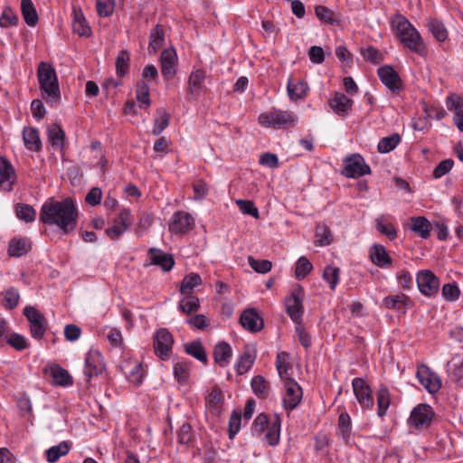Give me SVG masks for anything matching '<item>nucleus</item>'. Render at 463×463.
Instances as JSON below:
<instances>
[{"label":"nucleus","instance_id":"obj_1","mask_svg":"<svg viewBox=\"0 0 463 463\" xmlns=\"http://www.w3.org/2000/svg\"><path fill=\"white\" fill-rule=\"evenodd\" d=\"M39 220L44 224L56 225L67 234L77 226L78 210L71 198L49 201L42 206Z\"/></svg>","mask_w":463,"mask_h":463},{"label":"nucleus","instance_id":"obj_2","mask_svg":"<svg viewBox=\"0 0 463 463\" xmlns=\"http://www.w3.org/2000/svg\"><path fill=\"white\" fill-rule=\"evenodd\" d=\"M391 24L396 36L407 48L417 54H425V46L420 33L405 16L396 14L391 20Z\"/></svg>","mask_w":463,"mask_h":463},{"label":"nucleus","instance_id":"obj_3","mask_svg":"<svg viewBox=\"0 0 463 463\" xmlns=\"http://www.w3.org/2000/svg\"><path fill=\"white\" fill-rule=\"evenodd\" d=\"M37 77L43 99L51 105L57 104L61 99V92L54 68L48 62H40Z\"/></svg>","mask_w":463,"mask_h":463},{"label":"nucleus","instance_id":"obj_4","mask_svg":"<svg viewBox=\"0 0 463 463\" xmlns=\"http://www.w3.org/2000/svg\"><path fill=\"white\" fill-rule=\"evenodd\" d=\"M298 118L289 111L273 110L260 114L259 122L264 127L285 128L295 126Z\"/></svg>","mask_w":463,"mask_h":463},{"label":"nucleus","instance_id":"obj_5","mask_svg":"<svg viewBox=\"0 0 463 463\" xmlns=\"http://www.w3.org/2000/svg\"><path fill=\"white\" fill-rule=\"evenodd\" d=\"M24 315L30 322V332L33 338L41 339L47 329V321L44 316L33 307H26Z\"/></svg>","mask_w":463,"mask_h":463},{"label":"nucleus","instance_id":"obj_6","mask_svg":"<svg viewBox=\"0 0 463 463\" xmlns=\"http://www.w3.org/2000/svg\"><path fill=\"white\" fill-rule=\"evenodd\" d=\"M174 337L165 328H161L154 335V349L156 354L163 361L170 357Z\"/></svg>","mask_w":463,"mask_h":463},{"label":"nucleus","instance_id":"obj_7","mask_svg":"<svg viewBox=\"0 0 463 463\" xmlns=\"http://www.w3.org/2000/svg\"><path fill=\"white\" fill-rule=\"evenodd\" d=\"M371 173V168L358 154L352 155L345 159V167L342 174L348 178H356Z\"/></svg>","mask_w":463,"mask_h":463},{"label":"nucleus","instance_id":"obj_8","mask_svg":"<svg viewBox=\"0 0 463 463\" xmlns=\"http://www.w3.org/2000/svg\"><path fill=\"white\" fill-rule=\"evenodd\" d=\"M435 412L430 405L419 404L412 410L409 422L416 429H427L431 424Z\"/></svg>","mask_w":463,"mask_h":463},{"label":"nucleus","instance_id":"obj_9","mask_svg":"<svg viewBox=\"0 0 463 463\" xmlns=\"http://www.w3.org/2000/svg\"><path fill=\"white\" fill-rule=\"evenodd\" d=\"M283 380L286 390L285 395L283 397V405L286 410L292 411L296 409L300 403L303 392L298 383L293 379L286 378Z\"/></svg>","mask_w":463,"mask_h":463},{"label":"nucleus","instance_id":"obj_10","mask_svg":"<svg viewBox=\"0 0 463 463\" xmlns=\"http://www.w3.org/2000/svg\"><path fill=\"white\" fill-rule=\"evenodd\" d=\"M416 282L419 290L427 297L435 296L439 288V279L430 270H421L418 273Z\"/></svg>","mask_w":463,"mask_h":463},{"label":"nucleus","instance_id":"obj_11","mask_svg":"<svg viewBox=\"0 0 463 463\" xmlns=\"http://www.w3.org/2000/svg\"><path fill=\"white\" fill-rule=\"evenodd\" d=\"M354 393L364 409H372L373 397L369 384L363 378H354L352 381Z\"/></svg>","mask_w":463,"mask_h":463},{"label":"nucleus","instance_id":"obj_12","mask_svg":"<svg viewBox=\"0 0 463 463\" xmlns=\"http://www.w3.org/2000/svg\"><path fill=\"white\" fill-rule=\"evenodd\" d=\"M194 226L193 216L184 211H178L173 214L169 222V231L175 234H184L192 230Z\"/></svg>","mask_w":463,"mask_h":463},{"label":"nucleus","instance_id":"obj_13","mask_svg":"<svg viewBox=\"0 0 463 463\" xmlns=\"http://www.w3.org/2000/svg\"><path fill=\"white\" fill-rule=\"evenodd\" d=\"M178 58L174 48L165 49L161 52L160 65L161 73L166 80L174 78L176 73Z\"/></svg>","mask_w":463,"mask_h":463},{"label":"nucleus","instance_id":"obj_14","mask_svg":"<svg viewBox=\"0 0 463 463\" xmlns=\"http://www.w3.org/2000/svg\"><path fill=\"white\" fill-rule=\"evenodd\" d=\"M132 224L131 213L128 209H123L114 220L112 227L106 230L110 239L119 238Z\"/></svg>","mask_w":463,"mask_h":463},{"label":"nucleus","instance_id":"obj_15","mask_svg":"<svg viewBox=\"0 0 463 463\" xmlns=\"http://www.w3.org/2000/svg\"><path fill=\"white\" fill-rule=\"evenodd\" d=\"M417 378L430 393H435L440 389L439 378L426 365L418 367Z\"/></svg>","mask_w":463,"mask_h":463},{"label":"nucleus","instance_id":"obj_16","mask_svg":"<svg viewBox=\"0 0 463 463\" xmlns=\"http://www.w3.org/2000/svg\"><path fill=\"white\" fill-rule=\"evenodd\" d=\"M104 370L101 354L98 350H90L85 358L84 374L88 379L98 376Z\"/></svg>","mask_w":463,"mask_h":463},{"label":"nucleus","instance_id":"obj_17","mask_svg":"<svg viewBox=\"0 0 463 463\" xmlns=\"http://www.w3.org/2000/svg\"><path fill=\"white\" fill-rule=\"evenodd\" d=\"M16 180V174L14 166L4 156H0V188L3 191H11Z\"/></svg>","mask_w":463,"mask_h":463},{"label":"nucleus","instance_id":"obj_18","mask_svg":"<svg viewBox=\"0 0 463 463\" xmlns=\"http://www.w3.org/2000/svg\"><path fill=\"white\" fill-rule=\"evenodd\" d=\"M377 74L381 81L392 91L395 92L402 89V82L399 74L392 66L384 65L380 67Z\"/></svg>","mask_w":463,"mask_h":463},{"label":"nucleus","instance_id":"obj_19","mask_svg":"<svg viewBox=\"0 0 463 463\" xmlns=\"http://www.w3.org/2000/svg\"><path fill=\"white\" fill-rule=\"evenodd\" d=\"M147 254L150 259V264L160 267L163 271H170L175 265L173 255L164 252L157 248H150L147 250Z\"/></svg>","mask_w":463,"mask_h":463},{"label":"nucleus","instance_id":"obj_20","mask_svg":"<svg viewBox=\"0 0 463 463\" xmlns=\"http://www.w3.org/2000/svg\"><path fill=\"white\" fill-rule=\"evenodd\" d=\"M240 322L246 330L252 333L260 331L264 326L263 319L253 308L244 310L241 315Z\"/></svg>","mask_w":463,"mask_h":463},{"label":"nucleus","instance_id":"obj_21","mask_svg":"<svg viewBox=\"0 0 463 463\" xmlns=\"http://www.w3.org/2000/svg\"><path fill=\"white\" fill-rule=\"evenodd\" d=\"M353 103V99L340 92H336L334 97L328 100V104L332 110L341 117L348 115Z\"/></svg>","mask_w":463,"mask_h":463},{"label":"nucleus","instance_id":"obj_22","mask_svg":"<svg viewBox=\"0 0 463 463\" xmlns=\"http://www.w3.org/2000/svg\"><path fill=\"white\" fill-rule=\"evenodd\" d=\"M205 71L203 70L194 71L188 79V95L191 97L199 96L204 89Z\"/></svg>","mask_w":463,"mask_h":463},{"label":"nucleus","instance_id":"obj_23","mask_svg":"<svg viewBox=\"0 0 463 463\" xmlns=\"http://www.w3.org/2000/svg\"><path fill=\"white\" fill-rule=\"evenodd\" d=\"M372 262L380 268L389 267L392 264V258L385 248L381 244H374L370 250Z\"/></svg>","mask_w":463,"mask_h":463},{"label":"nucleus","instance_id":"obj_24","mask_svg":"<svg viewBox=\"0 0 463 463\" xmlns=\"http://www.w3.org/2000/svg\"><path fill=\"white\" fill-rule=\"evenodd\" d=\"M286 309L290 318L297 324L301 322L303 306L301 300L295 294L286 299Z\"/></svg>","mask_w":463,"mask_h":463},{"label":"nucleus","instance_id":"obj_25","mask_svg":"<svg viewBox=\"0 0 463 463\" xmlns=\"http://www.w3.org/2000/svg\"><path fill=\"white\" fill-rule=\"evenodd\" d=\"M232 356V347L225 342L218 343L213 349V358L221 367H225Z\"/></svg>","mask_w":463,"mask_h":463},{"label":"nucleus","instance_id":"obj_26","mask_svg":"<svg viewBox=\"0 0 463 463\" xmlns=\"http://www.w3.org/2000/svg\"><path fill=\"white\" fill-rule=\"evenodd\" d=\"M32 243L27 238H14L10 241L8 253L13 257H21L30 251Z\"/></svg>","mask_w":463,"mask_h":463},{"label":"nucleus","instance_id":"obj_27","mask_svg":"<svg viewBox=\"0 0 463 463\" xmlns=\"http://www.w3.org/2000/svg\"><path fill=\"white\" fill-rule=\"evenodd\" d=\"M72 30L80 36H90L91 29L80 10L73 8Z\"/></svg>","mask_w":463,"mask_h":463},{"label":"nucleus","instance_id":"obj_28","mask_svg":"<svg viewBox=\"0 0 463 463\" xmlns=\"http://www.w3.org/2000/svg\"><path fill=\"white\" fill-rule=\"evenodd\" d=\"M23 138L27 149L38 152L42 147L39 132L34 128H25L23 131Z\"/></svg>","mask_w":463,"mask_h":463},{"label":"nucleus","instance_id":"obj_29","mask_svg":"<svg viewBox=\"0 0 463 463\" xmlns=\"http://www.w3.org/2000/svg\"><path fill=\"white\" fill-rule=\"evenodd\" d=\"M165 41V32L162 25H156L150 32L148 52L155 54L159 50Z\"/></svg>","mask_w":463,"mask_h":463},{"label":"nucleus","instance_id":"obj_30","mask_svg":"<svg viewBox=\"0 0 463 463\" xmlns=\"http://www.w3.org/2000/svg\"><path fill=\"white\" fill-rule=\"evenodd\" d=\"M184 347L187 354L194 357L204 364H207V354L201 341L194 340L189 343H185Z\"/></svg>","mask_w":463,"mask_h":463},{"label":"nucleus","instance_id":"obj_31","mask_svg":"<svg viewBox=\"0 0 463 463\" xmlns=\"http://www.w3.org/2000/svg\"><path fill=\"white\" fill-rule=\"evenodd\" d=\"M308 86L302 80H289L288 92L291 99H300L307 95Z\"/></svg>","mask_w":463,"mask_h":463},{"label":"nucleus","instance_id":"obj_32","mask_svg":"<svg viewBox=\"0 0 463 463\" xmlns=\"http://www.w3.org/2000/svg\"><path fill=\"white\" fill-rule=\"evenodd\" d=\"M21 13L27 25H36L38 14L32 0H21Z\"/></svg>","mask_w":463,"mask_h":463},{"label":"nucleus","instance_id":"obj_33","mask_svg":"<svg viewBox=\"0 0 463 463\" xmlns=\"http://www.w3.org/2000/svg\"><path fill=\"white\" fill-rule=\"evenodd\" d=\"M51 376L53 383L56 385L69 386L73 383L69 372L58 365L51 368Z\"/></svg>","mask_w":463,"mask_h":463},{"label":"nucleus","instance_id":"obj_34","mask_svg":"<svg viewBox=\"0 0 463 463\" xmlns=\"http://www.w3.org/2000/svg\"><path fill=\"white\" fill-rule=\"evenodd\" d=\"M71 445L67 441H61L56 446L51 447L46 450V458L49 463H55L61 457L65 456L70 451Z\"/></svg>","mask_w":463,"mask_h":463},{"label":"nucleus","instance_id":"obj_35","mask_svg":"<svg viewBox=\"0 0 463 463\" xmlns=\"http://www.w3.org/2000/svg\"><path fill=\"white\" fill-rule=\"evenodd\" d=\"M411 229L418 233L422 239H427L430 233V223L422 216L411 218Z\"/></svg>","mask_w":463,"mask_h":463},{"label":"nucleus","instance_id":"obj_36","mask_svg":"<svg viewBox=\"0 0 463 463\" xmlns=\"http://www.w3.org/2000/svg\"><path fill=\"white\" fill-rule=\"evenodd\" d=\"M255 361V355L250 348H245L236 364L238 374L242 375L247 373Z\"/></svg>","mask_w":463,"mask_h":463},{"label":"nucleus","instance_id":"obj_37","mask_svg":"<svg viewBox=\"0 0 463 463\" xmlns=\"http://www.w3.org/2000/svg\"><path fill=\"white\" fill-rule=\"evenodd\" d=\"M223 400L224 397L222 392L219 388L214 387L206 396V404L213 413H219Z\"/></svg>","mask_w":463,"mask_h":463},{"label":"nucleus","instance_id":"obj_38","mask_svg":"<svg viewBox=\"0 0 463 463\" xmlns=\"http://www.w3.org/2000/svg\"><path fill=\"white\" fill-rule=\"evenodd\" d=\"M190 367L191 362L185 360L178 361L175 364L174 374L179 383L184 384L187 383L190 376Z\"/></svg>","mask_w":463,"mask_h":463},{"label":"nucleus","instance_id":"obj_39","mask_svg":"<svg viewBox=\"0 0 463 463\" xmlns=\"http://www.w3.org/2000/svg\"><path fill=\"white\" fill-rule=\"evenodd\" d=\"M411 299L404 294L388 296L383 299V304L390 309H400L408 307L411 305Z\"/></svg>","mask_w":463,"mask_h":463},{"label":"nucleus","instance_id":"obj_40","mask_svg":"<svg viewBox=\"0 0 463 463\" xmlns=\"http://www.w3.org/2000/svg\"><path fill=\"white\" fill-rule=\"evenodd\" d=\"M48 137L52 146H56L58 148L63 147L65 133L59 125L52 124L49 127Z\"/></svg>","mask_w":463,"mask_h":463},{"label":"nucleus","instance_id":"obj_41","mask_svg":"<svg viewBox=\"0 0 463 463\" xmlns=\"http://www.w3.org/2000/svg\"><path fill=\"white\" fill-rule=\"evenodd\" d=\"M281 420L278 415L274 417V420L268 427V432L265 439L270 446H276L279 442Z\"/></svg>","mask_w":463,"mask_h":463},{"label":"nucleus","instance_id":"obj_42","mask_svg":"<svg viewBox=\"0 0 463 463\" xmlns=\"http://www.w3.org/2000/svg\"><path fill=\"white\" fill-rule=\"evenodd\" d=\"M251 388L254 393L260 399H265L269 396V384L261 375L253 377Z\"/></svg>","mask_w":463,"mask_h":463},{"label":"nucleus","instance_id":"obj_43","mask_svg":"<svg viewBox=\"0 0 463 463\" xmlns=\"http://www.w3.org/2000/svg\"><path fill=\"white\" fill-rule=\"evenodd\" d=\"M338 431L345 442L347 443L352 431L351 418L347 412H342L339 415Z\"/></svg>","mask_w":463,"mask_h":463},{"label":"nucleus","instance_id":"obj_44","mask_svg":"<svg viewBox=\"0 0 463 463\" xmlns=\"http://www.w3.org/2000/svg\"><path fill=\"white\" fill-rule=\"evenodd\" d=\"M377 404L378 411L377 414L380 417L385 415L387 409L390 405V392L386 386H380L377 391Z\"/></svg>","mask_w":463,"mask_h":463},{"label":"nucleus","instance_id":"obj_45","mask_svg":"<svg viewBox=\"0 0 463 463\" xmlns=\"http://www.w3.org/2000/svg\"><path fill=\"white\" fill-rule=\"evenodd\" d=\"M315 13L317 17L326 24H338L340 23V19L335 14V13L329 8L323 6V5H317L315 8Z\"/></svg>","mask_w":463,"mask_h":463},{"label":"nucleus","instance_id":"obj_46","mask_svg":"<svg viewBox=\"0 0 463 463\" xmlns=\"http://www.w3.org/2000/svg\"><path fill=\"white\" fill-rule=\"evenodd\" d=\"M157 117L155 118L153 135H160L169 125V114L164 109H157Z\"/></svg>","mask_w":463,"mask_h":463},{"label":"nucleus","instance_id":"obj_47","mask_svg":"<svg viewBox=\"0 0 463 463\" xmlns=\"http://www.w3.org/2000/svg\"><path fill=\"white\" fill-rule=\"evenodd\" d=\"M136 98L139 102L140 108H148L150 106L149 86L145 80H141L137 83Z\"/></svg>","mask_w":463,"mask_h":463},{"label":"nucleus","instance_id":"obj_48","mask_svg":"<svg viewBox=\"0 0 463 463\" xmlns=\"http://www.w3.org/2000/svg\"><path fill=\"white\" fill-rule=\"evenodd\" d=\"M316 237L317 240L315 241V243L317 246L329 245L333 241V235L330 229L325 224L317 225Z\"/></svg>","mask_w":463,"mask_h":463},{"label":"nucleus","instance_id":"obj_49","mask_svg":"<svg viewBox=\"0 0 463 463\" xmlns=\"http://www.w3.org/2000/svg\"><path fill=\"white\" fill-rule=\"evenodd\" d=\"M202 279L196 273H191L185 276L182 281L180 292L182 295L192 294L194 287L201 285Z\"/></svg>","mask_w":463,"mask_h":463},{"label":"nucleus","instance_id":"obj_50","mask_svg":"<svg viewBox=\"0 0 463 463\" xmlns=\"http://www.w3.org/2000/svg\"><path fill=\"white\" fill-rule=\"evenodd\" d=\"M400 142L401 137L397 133L383 137L378 143V150L380 153H389L393 150Z\"/></svg>","mask_w":463,"mask_h":463},{"label":"nucleus","instance_id":"obj_51","mask_svg":"<svg viewBox=\"0 0 463 463\" xmlns=\"http://www.w3.org/2000/svg\"><path fill=\"white\" fill-rule=\"evenodd\" d=\"M428 26L433 36L439 42H443L448 37V32L444 24L435 18L428 20Z\"/></svg>","mask_w":463,"mask_h":463},{"label":"nucleus","instance_id":"obj_52","mask_svg":"<svg viewBox=\"0 0 463 463\" xmlns=\"http://www.w3.org/2000/svg\"><path fill=\"white\" fill-rule=\"evenodd\" d=\"M130 55L128 51L122 50L118 52L116 59V72L119 77L127 74L129 67Z\"/></svg>","mask_w":463,"mask_h":463},{"label":"nucleus","instance_id":"obj_53","mask_svg":"<svg viewBox=\"0 0 463 463\" xmlns=\"http://www.w3.org/2000/svg\"><path fill=\"white\" fill-rule=\"evenodd\" d=\"M376 229L382 234L387 236L390 240H394L397 236V232L394 226L388 222L383 216L376 219Z\"/></svg>","mask_w":463,"mask_h":463},{"label":"nucleus","instance_id":"obj_54","mask_svg":"<svg viewBox=\"0 0 463 463\" xmlns=\"http://www.w3.org/2000/svg\"><path fill=\"white\" fill-rule=\"evenodd\" d=\"M179 307L184 313L190 314L195 312L199 308V299L192 294L184 295Z\"/></svg>","mask_w":463,"mask_h":463},{"label":"nucleus","instance_id":"obj_55","mask_svg":"<svg viewBox=\"0 0 463 463\" xmlns=\"http://www.w3.org/2000/svg\"><path fill=\"white\" fill-rule=\"evenodd\" d=\"M339 268L331 265L326 266L323 272V279L329 284L332 290L336 288L339 281Z\"/></svg>","mask_w":463,"mask_h":463},{"label":"nucleus","instance_id":"obj_56","mask_svg":"<svg viewBox=\"0 0 463 463\" xmlns=\"http://www.w3.org/2000/svg\"><path fill=\"white\" fill-rule=\"evenodd\" d=\"M248 262L250 268L258 273L265 274L268 273L272 267L269 260H256L252 256L248 257Z\"/></svg>","mask_w":463,"mask_h":463},{"label":"nucleus","instance_id":"obj_57","mask_svg":"<svg viewBox=\"0 0 463 463\" xmlns=\"http://www.w3.org/2000/svg\"><path fill=\"white\" fill-rule=\"evenodd\" d=\"M16 215L20 220L30 222L35 220V210L28 204H20L16 206Z\"/></svg>","mask_w":463,"mask_h":463},{"label":"nucleus","instance_id":"obj_58","mask_svg":"<svg viewBox=\"0 0 463 463\" xmlns=\"http://www.w3.org/2000/svg\"><path fill=\"white\" fill-rule=\"evenodd\" d=\"M236 204L244 214L250 215L255 219L260 217L259 210L252 201L239 199L236 201Z\"/></svg>","mask_w":463,"mask_h":463},{"label":"nucleus","instance_id":"obj_59","mask_svg":"<svg viewBox=\"0 0 463 463\" xmlns=\"http://www.w3.org/2000/svg\"><path fill=\"white\" fill-rule=\"evenodd\" d=\"M313 266L306 257H300L296 265V277L298 279H304L312 270Z\"/></svg>","mask_w":463,"mask_h":463},{"label":"nucleus","instance_id":"obj_60","mask_svg":"<svg viewBox=\"0 0 463 463\" xmlns=\"http://www.w3.org/2000/svg\"><path fill=\"white\" fill-rule=\"evenodd\" d=\"M269 425V420L268 416L264 413L259 414L252 424V433L256 436H260L263 431L268 428Z\"/></svg>","mask_w":463,"mask_h":463},{"label":"nucleus","instance_id":"obj_61","mask_svg":"<svg viewBox=\"0 0 463 463\" xmlns=\"http://www.w3.org/2000/svg\"><path fill=\"white\" fill-rule=\"evenodd\" d=\"M116 0H97V12L99 16L108 17L112 14Z\"/></svg>","mask_w":463,"mask_h":463},{"label":"nucleus","instance_id":"obj_62","mask_svg":"<svg viewBox=\"0 0 463 463\" xmlns=\"http://www.w3.org/2000/svg\"><path fill=\"white\" fill-rule=\"evenodd\" d=\"M17 22V15L12 11L11 8L5 7L0 15V26L8 27L16 24Z\"/></svg>","mask_w":463,"mask_h":463},{"label":"nucleus","instance_id":"obj_63","mask_svg":"<svg viewBox=\"0 0 463 463\" xmlns=\"http://www.w3.org/2000/svg\"><path fill=\"white\" fill-rule=\"evenodd\" d=\"M7 343L18 351L24 350L28 346L26 338L17 333L11 334L7 338Z\"/></svg>","mask_w":463,"mask_h":463},{"label":"nucleus","instance_id":"obj_64","mask_svg":"<svg viewBox=\"0 0 463 463\" xmlns=\"http://www.w3.org/2000/svg\"><path fill=\"white\" fill-rule=\"evenodd\" d=\"M19 298L18 291L14 288H10L5 293L4 306L6 308L14 309L18 305Z\"/></svg>","mask_w":463,"mask_h":463}]
</instances>
